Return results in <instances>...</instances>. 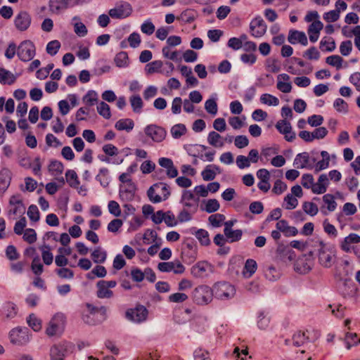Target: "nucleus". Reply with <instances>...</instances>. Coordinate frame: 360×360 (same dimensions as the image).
I'll return each mask as SVG.
<instances>
[{
  "mask_svg": "<svg viewBox=\"0 0 360 360\" xmlns=\"http://www.w3.org/2000/svg\"><path fill=\"white\" fill-rule=\"evenodd\" d=\"M290 77L288 75L283 73L278 76L276 88L283 93H290L292 90L291 83L289 82Z\"/></svg>",
  "mask_w": 360,
  "mask_h": 360,
  "instance_id": "aec40b11",
  "label": "nucleus"
},
{
  "mask_svg": "<svg viewBox=\"0 0 360 360\" xmlns=\"http://www.w3.org/2000/svg\"><path fill=\"white\" fill-rule=\"evenodd\" d=\"M213 290L206 285L196 287L192 292L193 302L199 305L207 304L212 300Z\"/></svg>",
  "mask_w": 360,
  "mask_h": 360,
  "instance_id": "f03ea898",
  "label": "nucleus"
},
{
  "mask_svg": "<svg viewBox=\"0 0 360 360\" xmlns=\"http://www.w3.org/2000/svg\"><path fill=\"white\" fill-rule=\"evenodd\" d=\"M293 345L296 347L302 345L308 340L304 332L298 331L292 337Z\"/></svg>",
  "mask_w": 360,
  "mask_h": 360,
  "instance_id": "e2e57ef3",
  "label": "nucleus"
},
{
  "mask_svg": "<svg viewBox=\"0 0 360 360\" xmlns=\"http://www.w3.org/2000/svg\"><path fill=\"white\" fill-rule=\"evenodd\" d=\"M250 29L253 37H261L266 33V25L260 17L255 18L250 22Z\"/></svg>",
  "mask_w": 360,
  "mask_h": 360,
  "instance_id": "dca6fc26",
  "label": "nucleus"
},
{
  "mask_svg": "<svg viewBox=\"0 0 360 360\" xmlns=\"http://www.w3.org/2000/svg\"><path fill=\"white\" fill-rule=\"evenodd\" d=\"M201 176L202 179L205 181H212L217 176L215 170L211 168L209 165H207L205 168L202 171Z\"/></svg>",
  "mask_w": 360,
  "mask_h": 360,
  "instance_id": "864d4df0",
  "label": "nucleus"
},
{
  "mask_svg": "<svg viewBox=\"0 0 360 360\" xmlns=\"http://www.w3.org/2000/svg\"><path fill=\"white\" fill-rule=\"evenodd\" d=\"M88 310L91 311V315H95L98 323H101L107 318V308L104 306L100 307H95L91 304H86Z\"/></svg>",
  "mask_w": 360,
  "mask_h": 360,
  "instance_id": "b1692460",
  "label": "nucleus"
},
{
  "mask_svg": "<svg viewBox=\"0 0 360 360\" xmlns=\"http://www.w3.org/2000/svg\"><path fill=\"white\" fill-rule=\"evenodd\" d=\"M3 310L6 319H8L14 318L18 312L17 306L11 302L5 303L3 307Z\"/></svg>",
  "mask_w": 360,
  "mask_h": 360,
  "instance_id": "f704fd0d",
  "label": "nucleus"
},
{
  "mask_svg": "<svg viewBox=\"0 0 360 360\" xmlns=\"http://www.w3.org/2000/svg\"><path fill=\"white\" fill-rule=\"evenodd\" d=\"M224 233L229 243L239 241L243 236V231L240 229L229 230L226 229H224Z\"/></svg>",
  "mask_w": 360,
  "mask_h": 360,
  "instance_id": "2f4dec72",
  "label": "nucleus"
},
{
  "mask_svg": "<svg viewBox=\"0 0 360 360\" xmlns=\"http://www.w3.org/2000/svg\"><path fill=\"white\" fill-rule=\"evenodd\" d=\"M60 48V41L58 40H53L48 43L46 46V52L51 56H55L58 53Z\"/></svg>",
  "mask_w": 360,
  "mask_h": 360,
  "instance_id": "774afa93",
  "label": "nucleus"
},
{
  "mask_svg": "<svg viewBox=\"0 0 360 360\" xmlns=\"http://www.w3.org/2000/svg\"><path fill=\"white\" fill-rule=\"evenodd\" d=\"M260 101L263 104H266L268 105L276 106L279 104L278 98L269 94H263L260 96Z\"/></svg>",
  "mask_w": 360,
  "mask_h": 360,
  "instance_id": "a18cd8bd",
  "label": "nucleus"
},
{
  "mask_svg": "<svg viewBox=\"0 0 360 360\" xmlns=\"http://www.w3.org/2000/svg\"><path fill=\"white\" fill-rule=\"evenodd\" d=\"M288 40L292 44L300 43L303 46H307L308 44L305 33L297 30H290L288 34Z\"/></svg>",
  "mask_w": 360,
  "mask_h": 360,
  "instance_id": "6ab92c4d",
  "label": "nucleus"
},
{
  "mask_svg": "<svg viewBox=\"0 0 360 360\" xmlns=\"http://www.w3.org/2000/svg\"><path fill=\"white\" fill-rule=\"evenodd\" d=\"M125 316L129 321L141 323L147 319L148 310L144 306H138L135 309L127 310Z\"/></svg>",
  "mask_w": 360,
  "mask_h": 360,
  "instance_id": "9b49d317",
  "label": "nucleus"
},
{
  "mask_svg": "<svg viewBox=\"0 0 360 360\" xmlns=\"http://www.w3.org/2000/svg\"><path fill=\"white\" fill-rule=\"evenodd\" d=\"M131 108L134 112H140L143 108V101L139 95L132 96L129 99Z\"/></svg>",
  "mask_w": 360,
  "mask_h": 360,
  "instance_id": "de8ad7c7",
  "label": "nucleus"
},
{
  "mask_svg": "<svg viewBox=\"0 0 360 360\" xmlns=\"http://www.w3.org/2000/svg\"><path fill=\"white\" fill-rule=\"evenodd\" d=\"M109 171L107 168H101L99 173L96 176V179L98 181L101 185L103 187H107L110 183Z\"/></svg>",
  "mask_w": 360,
  "mask_h": 360,
  "instance_id": "c9c22d12",
  "label": "nucleus"
},
{
  "mask_svg": "<svg viewBox=\"0 0 360 360\" xmlns=\"http://www.w3.org/2000/svg\"><path fill=\"white\" fill-rule=\"evenodd\" d=\"M323 25L319 20L314 21L308 28V34L309 40L311 42H316L319 37V32L322 30Z\"/></svg>",
  "mask_w": 360,
  "mask_h": 360,
  "instance_id": "4be33fe9",
  "label": "nucleus"
},
{
  "mask_svg": "<svg viewBox=\"0 0 360 360\" xmlns=\"http://www.w3.org/2000/svg\"><path fill=\"white\" fill-rule=\"evenodd\" d=\"M27 322L30 327H31L34 331H39L41 328V321L34 314H30Z\"/></svg>",
  "mask_w": 360,
  "mask_h": 360,
  "instance_id": "09e8293b",
  "label": "nucleus"
},
{
  "mask_svg": "<svg viewBox=\"0 0 360 360\" xmlns=\"http://www.w3.org/2000/svg\"><path fill=\"white\" fill-rule=\"evenodd\" d=\"M294 269L299 274H304L311 270V266L303 260V257H301L295 262Z\"/></svg>",
  "mask_w": 360,
  "mask_h": 360,
  "instance_id": "58836bf2",
  "label": "nucleus"
},
{
  "mask_svg": "<svg viewBox=\"0 0 360 360\" xmlns=\"http://www.w3.org/2000/svg\"><path fill=\"white\" fill-rule=\"evenodd\" d=\"M205 108L206 111L213 115L217 113V103L214 98H210L205 101Z\"/></svg>",
  "mask_w": 360,
  "mask_h": 360,
  "instance_id": "0e129e2a",
  "label": "nucleus"
},
{
  "mask_svg": "<svg viewBox=\"0 0 360 360\" xmlns=\"http://www.w3.org/2000/svg\"><path fill=\"white\" fill-rule=\"evenodd\" d=\"M146 134L155 142H161L166 136V131L161 127L155 124L147 126L144 130Z\"/></svg>",
  "mask_w": 360,
  "mask_h": 360,
  "instance_id": "ddd939ff",
  "label": "nucleus"
},
{
  "mask_svg": "<svg viewBox=\"0 0 360 360\" xmlns=\"http://www.w3.org/2000/svg\"><path fill=\"white\" fill-rule=\"evenodd\" d=\"M326 62L333 67H335L338 70L342 68L343 59L338 55H333L326 58Z\"/></svg>",
  "mask_w": 360,
  "mask_h": 360,
  "instance_id": "603ef678",
  "label": "nucleus"
},
{
  "mask_svg": "<svg viewBox=\"0 0 360 360\" xmlns=\"http://www.w3.org/2000/svg\"><path fill=\"white\" fill-rule=\"evenodd\" d=\"M323 200L327 205V209L329 212H333L336 209L337 202L334 196L331 194H326L323 196Z\"/></svg>",
  "mask_w": 360,
  "mask_h": 360,
  "instance_id": "052dcab7",
  "label": "nucleus"
},
{
  "mask_svg": "<svg viewBox=\"0 0 360 360\" xmlns=\"http://www.w3.org/2000/svg\"><path fill=\"white\" fill-rule=\"evenodd\" d=\"M31 269L33 273L36 275H40L44 270L43 264L40 262V259L38 255H36L32 260Z\"/></svg>",
  "mask_w": 360,
  "mask_h": 360,
  "instance_id": "bf43d9fd",
  "label": "nucleus"
},
{
  "mask_svg": "<svg viewBox=\"0 0 360 360\" xmlns=\"http://www.w3.org/2000/svg\"><path fill=\"white\" fill-rule=\"evenodd\" d=\"M225 216L221 214H214L209 217L208 220L214 227H219L224 221Z\"/></svg>",
  "mask_w": 360,
  "mask_h": 360,
  "instance_id": "69168bd1",
  "label": "nucleus"
},
{
  "mask_svg": "<svg viewBox=\"0 0 360 360\" xmlns=\"http://www.w3.org/2000/svg\"><path fill=\"white\" fill-rule=\"evenodd\" d=\"M83 101L88 105H94L98 101V94L95 91L90 90L83 97Z\"/></svg>",
  "mask_w": 360,
  "mask_h": 360,
  "instance_id": "6e6d98bb",
  "label": "nucleus"
},
{
  "mask_svg": "<svg viewBox=\"0 0 360 360\" xmlns=\"http://www.w3.org/2000/svg\"><path fill=\"white\" fill-rule=\"evenodd\" d=\"M162 62L161 60H154L148 63L146 66V72L147 74H153L158 72L162 67Z\"/></svg>",
  "mask_w": 360,
  "mask_h": 360,
  "instance_id": "4d7b16f0",
  "label": "nucleus"
},
{
  "mask_svg": "<svg viewBox=\"0 0 360 360\" xmlns=\"http://www.w3.org/2000/svg\"><path fill=\"white\" fill-rule=\"evenodd\" d=\"M303 210L310 216H315L318 212V206L312 202H304L302 205Z\"/></svg>",
  "mask_w": 360,
  "mask_h": 360,
  "instance_id": "5fc2aeb1",
  "label": "nucleus"
},
{
  "mask_svg": "<svg viewBox=\"0 0 360 360\" xmlns=\"http://www.w3.org/2000/svg\"><path fill=\"white\" fill-rule=\"evenodd\" d=\"M198 250H181V258L185 263L191 264L197 259Z\"/></svg>",
  "mask_w": 360,
  "mask_h": 360,
  "instance_id": "a19ab883",
  "label": "nucleus"
},
{
  "mask_svg": "<svg viewBox=\"0 0 360 360\" xmlns=\"http://www.w3.org/2000/svg\"><path fill=\"white\" fill-rule=\"evenodd\" d=\"M12 173L8 168L0 170V190L6 191L11 184Z\"/></svg>",
  "mask_w": 360,
  "mask_h": 360,
  "instance_id": "a878e982",
  "label": "nucleus"
},
{
  "mask_svg": "<svg viewBox=\"0 0 360 360\" xmlns=\"http://www.w3.org/2000/svg\"><path fill=\"white\" fill-rule=\"evenodd\" d=\"M40 250H41V257L44 263L46 265L51 264L53 260V256L51 252L50 246L45 245L40 248Z\"/></svg>",
  "mask_w": 360,
  "mask_h": 360,
  "instance_id": "79ce46f5",
  "label": "nucleus"
},
{
  "mask_svg": "<svg viewBox=\"0 0 360 360\" xmlns=\"http://www.w3.org/2000/svg\"><path fill=\"white\" fill-rule=\"evenodd\" d=\"M196 13L191 9H187L181 13V19L186 23H191L196 18Z\"/></svg>",
  "mask_w": 360,
  "mask_h": 360,
  "instance_id": "3c124183",
  "label": "nucleus"
},
{
  "mask_svg": "<svg viewBox=\"0 0 360 360\" xmlns=\"http://www.w3.org/2000/svg\"><path fill=\"white\" fill-rule=\"evenodd\" d=\"M96 296L100 299L110 298L113 296V292L110 290L101 280L96 283Z\"/></svg>",
  "mask_w": 360,
  "mask_h": 360,
  "instance_id": "cd10ccee",
  "label": "nucleus"
},
{
  "mask_svg": "<svg viewBox=\"0 0 360 360\" xmlns=\"http://www.w3.org/2000/svg\"><path fill=\"white\" fill-rule=\"evenodd\" d=\"M134 127V122L131 119L125 118L119 120L115 124L116 129L119 131L125 130L129 132L133 129Z\"/></svg>",
  "mask_w": 360,
  "mask_h": 360,
  "instance_id": "c85d7f7f",
  "label": "nucleus"
},
{
  "mask_svg": "<svg viewBox=\"0 0 360 360\" xmlns=\"http://www.w3.org/2000/svg\"><path fill=\"white\" fill-rule=\"evenodd\" d=\"M97 110L100 115L103 116L105 119H109L111 116L110 108L105 102H101L97 106Z\"/></svg>",
  "mask_w": 360,
  "mask_h": 360,
  "instance_id": "13d9d810",
  "label": "nucleus"
},
{
  "mask_svg": "<svg viewBox=\"0 0 360 360\" xmlns=\"http://www.w3.org/2000/svg\"><path fill=\"white\" fill-rule=\"evenodd\" d=\"M257 262L252 259H248L245 262L243 274L247 278H250L257 270Z\"/></svg>",
  "mask_w": 360,
  "mask_h": 360,
  "instance_id": "72a5a7b5",
  "label": "nucleus"
},
{
  "mask_svg": "<svg viewBox=\"0 0 360 360\" xmlns=\"http://www.w3.org/2000/svg\"><path fill=\"white\" fill-rule=\"evenodd\" d=\"M132 7L127 1H120L116 4L113 8L109 10L108 14L112 18L122 19L131 15Z\"/></svg>",
  "mask_w": 360,
  "mask_h": 360,
  "instance_id": "0eeeda50",
  "label": "nucleus"
},
{
  "mask_svg": "<svg viewBox=\"0 0 360 360\" xmlns=\"http://www.w3.org/2000/svg\"><path fill=\"white\" fill-rule=\"evenodd\" d=\"M221 139V135L214 131H210L207 136L208 143L214 147H222L224 146V142Z\"/></svg>",
  "mask_w": 360,
  "mask_h": 360,
  "instance_id": "ea45409f",
  "label": "nucleus"
},
{
  "mask_svg": "<svg viewBox=\"0 0 360 360\" xmlns=\"http://www.w3.org/2000/svg\"><path fill=\"white\" fill-rule=\"evenodd\" d=\"M48 169L49 171L52 173V174L57 175L63 173L64 166L60 161L51 160L48 167Z\"/></svg>",
  "mask_w": 360,
  "mask_h": 360,
  "instance_id": "c03bdc74",
  "label": "nucleus"
},
{
  "mask_svg": "<svg viewBox=\"0 0 360 360\" xmlns=\"http://www.w3.org/2000/svg\"><path fill=\"white\" fill-rule=\"evenodd\" d=\"M156 190H158L154 184L149 188L147 191V195L149 200L153 203H158L162 200V197L156 193Z\"/></svg>",
  "mask_w": 360,
  "mask_h": 360,
  "instance_id": "680f3d73",
  "label": "nucleus"
},
{
  "mask_svg": "<svg viewBox=\"0 0 360 360\" xmlns=\"http://www.w3.org/2000/svg\"><path fill=\"white\" fill-rule=\"evenodd\" d=\"M36 54L34 44L30 40L22 41L18 47L17 55L20 60L23 62L31 60Z\"/></svg>",
  "mask_w": 360,
  "mask_h": 360,
  "instance_id": "39448f33",
  "label": "nucleus"
},
{
  "mask_svg": "<svg viewBox=\"0 0 360 360\" xmlns=\"http://www.w3.org/2000/svg\"><path fill=\"white\" fill-rule=\"evenodd\" d=\"M6 257L11 261L17 260L20 257V254L18 252L16 248L13 245L6 247Z\"/></svg>",
  "mask_w": 360,
  "mask_h": 360,
  "instance_id": "338daca9",
  "label": "nucleus"
},
{
  "mask_svg": "<svg viewBox=\"0 0 360 360\" xmlns=\"http://www.w3.org/2000/svg\"><path fill=\"white\" fill-rule=\"evenodd\" d=\"M136 185L134 183L127 184L124 189H120V195L122 200L131 201L135 195Z\"/></svg>",
  "mask_w": 360,
  "mask_h": 360,
  "instance_id": "bb28decb",
  "label": "nucleus"
},
{
  "mask_svg": "<svg viewBox=\"0 0 360 360\" xmlns=\"http://www.w3.org/2000/svg\"><path fill=\"white\" fill-rule=\"evenodd\" d=\"M158 269L161 272H173L175 274H182L185 271L184 266L179 260L160 262Z\"/></svg>",
  "mask_w": 360,
  "mask_h": 360,
  "instance_id": "9d476101",
  "label": "nucleus"
},
{
  "mask_svg": "<svg viewBox=\"0 0 360 360\" xmlns=\"http://www.w3.org/2000/svg\"><path fill=\"white\" fill-rule=\"evenodd\" d=\"M31 21L30 15L27 11H22L15 16L14 24L18 30L25 31L30 27Z\"/></svg>",
  "mask_w": 360,
  "mask_h": 360,
  "instance_id": "4468645a",
  "label": "nucleus"
},
{
  "mask_svg": "<svg viewBox=\"0 0 360 360\" xmlns=\"http://www.w3.org/2000/svg\"><path fill=\"white\" fill-rule=\"evenodd\" d=\"M91 257L94 263L102 264L106 260L107 252L101 247H97L91 252Z\"/></svg>",
  "mask_w": 360,
  "mask_h": 360,
  "instance_id": "7c9ffc66",
  "label": "nucleus"
},
{
  "mask_svg": "<svg viewBox=\"0 0 360 360\" xmlns=\"http://www.w3.org/2000/svg\"><path fill=\"white\" fill-rule=\"evenodd\" d=\"M186 132V127L184 124H176L171 129V134L174 139H179Z\"/></svg>",
  "mask_w": 360,
  "mask_h": 360,
  "instance_id": "49530a36",
  "label": "nucleus"
},
{
  "mask_svg": "<svg viewBox=\"0 0 360 360\" xmlns=\"http://www.w3.org/2000/svg\"><path fill=\"white\" fill-rule=\"evenodd\" d=\"M309 155L307 152L299 153L296 155L293 165L297 169L309 168L312 169L313 165L309 163Z\"/></svg>",
  "mask_w": 360,
  "mask_h": 360,
  "instance_id": "a211bd4d",
  "label": "nucleus"
},
{
  "mask_svg": "<svg viewBox=\"0 0 360 360\" xmlns=\"http://www.w3.org/2000/svg\"><path fill=\"white\" fill-rule=\"evenodd\" d=\"M215 297L219 300H226L231 298L236 293L233 285L227 282H218L214 284V289Z\"/></svg>",
  "mask_w": 360,
  "mask_h": 360,
  "instance_id": "423d86ee",
  "label": "nucleus"
},
{
  "mask_svg": "<svg viewBox=\"0 0 360 360\" xmlns=\"http://www.w3.org/2000/svg\"><path fill=\"white\" fill-rule=\"evenodd\" d=\"M212 272L213 266L207 261H200L191 269V274L195 278H204L207 276V271Z\"/></svg>",
  "mask_w": 360,
  "mask_h": 360,
  "instance_id": "f8f14e48",
  "label": "nucleus"
},
{
  "mask_svg": "<svg viewBox=\"0 0 360 360\" xmlns=\"http://www.w3.org/2000/svg\"><path fill=\"white\" fill-rule=\"evenodd\" d=\"M360 243V236L356 233H350L348 236L345 237L340 243V248L346 252H349L351 251L352 244Z\"/></svg>",
  "mask_w": 360,
  "mask_h": 360,
  "instance_id": "5701e85b",
  "label": "nucleus"
},
{
  "mask_svg": "<svg viewBox=\"0 0 360 360\" xmlns=\"http://www.w3.org/2000/svg\"><path fill=\"white\" fill-rule=\"evenodd\" d=\"M329 181L328 176L325 174H322L319 176L318 181L315 184L314 183L312 187V192L316 194H322L324 193L328 186Z\"/></svg>",
  "mask_w": 360,
  "mask_h": 360,
  "instance_id": "412c9836",
  "label": "nucleus"
},
{
  "mask_svg": "<svg viewBox=\"0 0 360 360\" xmlns=\"http://www.w3.org/2000/svg\"><path fill=\"white\" fill-rule=\"evenodd\" d=\"M337 250L333 245L319 242L318 249L319 263L324 268L331 267L336 259Z\"/></svg>",
  "mask_w": 360,
  "mask_h": 360,
  "instance_id": "f257e3e1",
  "label": "nucleus"
},
{
  "mask_svg": "<svg viewBox=\"0 0 360 360\" xmlns=\"http://www.w3.org/2000/svg\"><path fill=\"white\" fill-rule=\"evenodd\" d=\"M9 340L11 344L23 346L30 341L29 329L26 327L18 326L9 332Z\"/></svg>",
  "mask_w": 360,
  "mask_h": 360,
  "instance_id": "7ed1b4c3",
  "label": "nucleus"
},
{
  "mask_svg": "<svg viewBox=\"0 0 360 360\" xmlns=\"http://www.w3.org/2000/svg\"><path fill=\"white\" fill-rule=\"evenodd\" d=\"M74 345L69 342L63 341L53 345L50 349L51 360H64L69 353L73 350Z\"/></svg>",
  "mask_w": 360,
  "mask_h": 360,
  "instance_id": "20e7f679",
  "label": "nucleus"
},
{
  "mask_svg": "<svg viewBox=\"0 0 360 360\" xmlns=\"http://www.w3.org/2000/svg\"><path fill=\"white\" fill-rule=\"evenodd\" d=\"M320 49L328 52L334 51L335 49V41L332 38H329L328 40H326V38L324 37L320 42Z\"/></svg>",
  "mask_w": 360,
  "mask_h": 360,
  "instance_id": "8fccbe9b",
  "label": "nucleus"
},
{
  "mask_svg": "<svg viewBox=\"0 0 360 360\" xmlns=\"http://www.w3.org/2000/svg\"><path fill=\"white\" fill-rule=\"evenodd\" d=\"M264 276L269 281H276L280 278L281 274L273 265H267L264 269Z\"/></svg>",
  "mask_w": 360,
  "mask_h": 360,
  "instance_id": "e433bc0d",
  "label": "nucleus"
},
{
  "mask_svg": "<svg viewBox=\"0 0 360 360\" xmlns=\"http://www.w3.org/2000/svg\"><path fill=\"white\" fill-rule=\"evenodd\" d=\"M72 0H49V10L53 13L58 14L63 10L73 7Z\"/></svg>",
  "mask_w": 360,
  "mask_h": 360,
  "instance_id": "f3484780",
  "label": "nucleus"
},
{
  "mask_svg": "<svg viewBox=\"0 0 360 360\" xmlns=\"http://www.w3.org/2000/svg\"><path fill=\"white\" fill-rule=\"evenodd\" d=\"M276 128L281 134L285 136V139L287 141L291 142L295 139V133L292 131L290 123L285 120L278 121Z\"/></svg>",
  "mask_w": 360,
  "mask_h": 360,
  "instance_id": "2eb2a0df",
  "label": "nucleus"
},
{
  "mask_svg": "<svg viewBox=\"0 0 360 360\" xmlns=\"http://www.w3.org/2000/svg\"><path fill=\"white\" fill-rule=\"evenodd\" d=\"M114 61L116 65L119 68L127 66L129 63V58L127 53L124 51L118 53L115 56Z\"/></svg>",
  "mask_w": 360,
  "mask_h": 360,
  "instance_id": "37998d69",
  "label": "nucleus"
},
{
  "mask_svg": "<svg viewBox=\"0 0 360 360\" xmlns=\"http://www.w3.org/2000/svg\"><path fill=\"white\" fill-rule=\"evenodd\" d=\"M192 233L195 236L196 238L202 245L207 246L210 245L211 241L207 231L200 229L195 231V233L192 232Z\"/></svg>",
  "mask_w": 360,
  "mask_h": 360,
  "instance_id": "473e14b6",
  "label": "nucleus"
},
{
  "mask_svg": "<svg viewBox=\"0 0 360 360\" xmlns=\"http://www.w3.org/2000/svg\"><path fill=\"white\" fill-rule=\"evenodd\" d=\"M65 323V317L62 314H56L50 321L46 329V333L49 336L56 335L60 333Z\"/></svg>",
  "mask_w": 360,
  "mask_h": 360,
  "instance_id": "6e6552de",
  "label": "nucleus"
},
{
  "mask_svg": "<svg viewBox=\"0 0 360 360\" xmlns=\"http://www.w3.org/2000/svg\"><path fill=\"white\" fill-rule=\"evenodd\" d=\"M16 80V77L10 71L0 68V82L2 84H13Z\"/></svg>",
  "mask_w": 360,
  "mask_h": 360,
  "instance_id": "c756f323",
  "label": "nucleus"
},
{
  "mask_svg": "<svg viewBox=\"0 0 360 360\" xmlns=\"http://www.w3.org/2000/svg\"><path fill=\"white\" fill-rule=\"evenodd\" d=\"M25 212V206L22 202V196L18 193L12 195L9 199V215L24 214Z\"/></svg>",
  "mask_w": 360,
  "mask_h": 360,
  "instance_id": "1a4fd4ad",
  "label": "nucleus"
},
{
  "mask_svg": "<svg viewBox=\"0 0 360 360\" xmlns=\"http://www.w3.org/2000/svg\"><path fill=\"white\" fill-rule=\"evenodd\" d=\"M66 180L70 187L78 188L79 181L77 173L72 169H68L65 173Z\"/></svg>",
  "mask_w": 360,
  "mask_h": 360,
  "instance_id": "4c0bfd02",
  "label": "nucleus"
},
{
  "mask_svg": "<svg viewBox=\"0 0 360 360\" xmlns=\"http://www.w3.org/2000/svg\"><path fill=\"white\" fill-rule=\"evenodd\" d=\"M357 288L352 281H345L341 288V294L345 298H352L356 295Z\"/></svg>",
  "mask_w": 360,
  "mask_h": 360,
  "instance_id": "393cba45",
  "label": "nucleus"
}]
</instances>
